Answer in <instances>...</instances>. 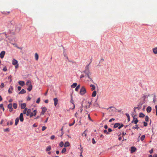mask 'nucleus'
<instances>
[{"instance_id":"a19ab883","label":"nucleus","mask_w":157,"mask_h":157,"mask_svg":"<svg viewBox=\"0 0 157 157\" xmlns=\"http://www.w3.org/2000/svg\"><path fill=\"white\" fill-rule=\"evenodd\" d=\"M5 86V85L4 83H2L0 86V87L1 88H3Z\"/></svg>"},{"instance_id":"423d86ee","label":"nucleus","mask_w":157,"mask_h":157,"mask_svg":"<svg viewBox=\"0 0 157 157\" xmlns=\"http://www.w3.org/2000/svg\"><path fill=\"white\" fill-rule=\"evenodd\" d=\"M6 52L5 51H2L0 53V57L1 59H2L4 56Z\"/></svg>"},{"instance_id":"c85d7f7f","label":"nucleus","mask_w":157,"mask_h":157,"mask_svg":"<svg viewBox=\"0 0 157 157\" xmlns=\"http://www.w3.org/2000/svg\"><path fill=\"white\" fill-rule=\"evenodd\" d=\"M1 34L2 35H4V36H3V35H2V36H1V37H2L4 39V36H5L6 38H7V35H6V33H1Z\"/></svg>"},{"instance_id":"864d4df0","label":"nucleus","mask_w":157,"mask_h":157,"mask_svg":"<svg viewBox=\"0 0 157 157\" xmlns=\"http://www.w3.org/2000/svg\"><path fill=\"white\" fill-rule=\"evenodd\" d=\"M103 132L104 133H106V134H109V133L108 132H107L106 130H104Z\"/></svg>"},{"instance_id":"f257e3e1","label":"nucleus","mask_w":157,"mask_h":157,"mask_svg":"<svg viewBox=\"0 0 157 157\" xmlns=\"http://www.w3.org/2000/svg\"><path fill=\"white\" fill-rule=\"evenodd\" d=\"M10 25V33L14 35L15 32H19L21 29V25L20 24H15V22L12 21L9 23Z\"/></svg>"},{"instance_id":"a18cd8bd","label":"nucleus","mask_w":157,"mask_h":157,"mask_svg":"<svg viewBox=\"0 0 157 157\" xmlns=\"http://www.w3.org/2000/svg\"><path fill=\"white\" fill-rule=\"evenodd\" d=\"M85 107L86 108V109L89 108L90 107V104L85 105Z\"/></svg>"},{"instance_id":"6e6d98bb","label":"nucleus","mask_w":157,"mask_h":157,"mask_svg":"<svg viewBox=\"0 0 157 157\" xmlns=\"http://www.w3.org/2000/svg\"><path fill=\"white\" fill-rule=\"evenodd\" d=\"M115 120V119L114 118H112L110 119L109 121V122H111L112 121H113Z\"/></svg>"},{"instance_id":"cd10ccee","label":"nucleus","mask_w":157,"mask_h":157,"mask_svg":"<svg viewBox=\"0 0 157 157\" xmlns=\"http://www.w3.org/2000/svg\"><path fill=\"white\" fill-rule=\"evenodd\" d=\"M26 85L28 86H30V85H32L31 84V82L30 81L28 80L26 82Z\"/></svg>"},{"instance_id":"7c9ffc66","label":"nucleus","mask_w":157,"mask_h":157,"mask_svg":"<svg viewBox=\"0 0 157 157\" xmlns=\"http://www.w3.org/2000/svg\"><path fill=\"white\" fill-rule=\"evenodd\" d=\"M29 87L28 88H27V90L29 91H30L32 89V85H30V86H28Z\"/></svg>"},{"instance_id":"3c124183","label":"nucleus","mask_w":157,"mask_h":157,"mask_svg":"<svg viewBox=\"0 0 157 157\" xmlns=\"http://www.w3.org/2000/svg\"><path fill=\"white\" fill-rule=\"evenodd\" d=\"M153 151V148H152L151 150L149 151V152L150 154L152 153Z\"/></svg>"},{"instance_id":"e2e57ef3","label":"nucleus","mask_w":157,"mask_h":157,"mask_svg":"<svg viewBox=\"0 0 157 157\" xmlns=\"http://www.w3.org/2000/svg\"><path fill=\"white\" fill-rule=\"evenodd\" d=\"M27 113V111L25 110H24L23 111V114H25Z\"/></svg>"},{"instance_id":"393cba45","label":"nucleus","mask_w":157,"mask_h":157,"mask_svg":"<svg viewBox=\"0 0 157 157\" xmlns=\"http://www.w3.org/2000/svg\"><path fill=\"white\" fill-rule=\"evenodd\" d=\"M97 94L96 92V91H94L92 94V96L93 97H95Z\"/></svg>"},{"instance_id":"1a4fd4ad","label":"nucleus","mask_w":157,"mask_h":157,"mask_svg":"<svg viewBox=\"0 0 157 157\" xmlns=\"http://www.w3.org/2000/svg\"><path fill=\"white\" fill-rule=\"evenodd\" d=\"M54 101V105L56 106L58 104V100L57 98H55L53 99Z\"/></svg>"},{"instance_id":"37998d69","label":"nucleus","mask_w":157,"mask_h":157,"mask_svg":"<svg viewBox=\"0 0 157 157\" xmlns=\"http://www.w3.org/2000/svg\"><path fill=\"white\" fill-rule=\"evenodd\" d=\"M149 120V117L147 116H146L145 117V120L146 121H148Z\"/></svg>"},{"instance_id":"a878e982","label":"nucleus","mask_w":157,"mask_h":157,"mask_svg":"<svg viewBox=\"0 0 157 157\" xmlns=\"http://www.w3.org/2000/svg\"><path fill=\"white\" fill-rule=\"evenodd\" d=\"M77 84L76 83H74L71 85V87L72 88H75L77 86Z\"/></svg>"},{"instance_id":"f3484780","label":"nucleus","mask_w":157,"mask_h":157,"mask_svg":"<svg viewBox=\"0 0 157 157\" xmlns=\"http://www.w3.org/2000/svg\"><path fill=\"white\" fill-rule=\"evenodd\" d=\"M70 146V144L68 141H67L65 142L64 146L65 147H69Z\"/></svg>"},{"instance_id":"aec40b11","label":"nucleus","mask_w":157,"mask_h":157,"mask_svg":"<svg viewBox=\"0 0 157 157\" xmlns=\"http://www.w3.org/2000/svg\"><path fill=\"white\" fill-rule=\"evenodd\" d=\"M35 58L36 60H38L39 58V56L37 53H35Z\"/></svg>"},{"instance_id":"58836bf2","label":"nucleus","mask_w":157,"mask_h":157,"mask_svg":"<svg viewBox=\"0 0 157 157\" xmlns=\"http://www.w3.org/2000/svg\"><path fill=\"white\" fill-rule=\"evenodd\" d=\"M139 128V127H138V126L137 124H136L135 127H133V128L137 129H138Z\"/></svg>"},{"instance_id":"5701e85b","label":"nucleus","mask_w":157,"mask_h":157,"mask_svg":"<svg viewBox=\"0 0 157 157\" xmlns=\"http://www.w3.org/2000/svg\"><path fill=\"white\" fill-rule=\"evenodd\" d=\"M120 124L119 123H115L114 125V128H117L118 127H119V126H120Z\"/></svg>"},{"instance_id":"49530a36","label":"nucleus","mask_w":157,"mask_h":157,"mask_svg":"<svg viewBox=\"0 0 157 157\" xmlns=\"http://www.w3.org/2000/svg\"><path fill=\"white\" fill-rule=\"evenodd\" d=\"M143 123H144V126L146 127L147 126V123H146V122H145V121H144L143 122Z\"/></svg>"},{"instance_id":"9d476101","label":"nucleus","mask_w":157,"mask_h":157,"mask_svg":"<svg viewBox=\"0 0 157 157\" xmlns=\"http://www.w3.org/2000/svg\"><path fill=\"white\" fill-rule=\"evenodd\" d=\"M136 150V148L134 147H131V152L133 153L135 152Z\"/></svg>"},{"instance_id":"2eb2a0df","label":"nucleus","mask_w":157,"mask_h":157,"mask_svg":"<svg viewBox=\"0 0 157 157\" xmlns=\"http://www.w3.org/2000/svg\"><path fill=\"white\" fill-rule=\"evenodd\" d=\"M21 109H24L26 107V104L25 103H22L21 104Z\"/></svg>"},{"instance_id":"20e7f679","label":"nucleus","mask_w":157,"mask_h":157,"mask_svg":"<svg viewBox=\"0 0 157 157\" xmlns=\"http://www.w3.org/2000/svg\"><path fill=\"white\" fill-rule=\"evenodd\" d=\"M41 109H42V111L41 112V114L42 115H44L45 113L47 111V109L45 107H43L41 108Z\"/></svg>"},{"instance_id":"774afa93","label":"nucleus","mask_w":157,"mask_h":157,"mask_svg":"<svg viewBox=\"0 0 157 157\" xmlns=\"http://www.w3.org/2000/svg\"><path fill=\"white\" fill-rule=\"evenodd\" d=\"M108 132H111L112 131V130L110 128H109L108 129Z\"/></svg>"},{"instance_id":"0e129e2a","label":"nucleus","mask_w":157,"mask_h":157,"mask_svg":"<svg viewBox=\"0 0 157 157\" xmlns=\"http://www.w3.org/2000/svg\"><path fill=\"white\" fill-rule=\"evenodd\" d=\"M88 117L89 119L90 120V121H92V119H91V117H90V114H89L88 115Z\"/></svg>"},{"instance_id":"ea45409f","label":"nucleus","mask_w":157,"mask_h":157,"mask_svg":"<svg viewBox=\"0 0 157 157\" xmlns=\"http://www.w3.org/2000/svg\"><path fill=\"white\" fill-rule=\"evenodd\" d=\"M138 122V120L137 119V118H136V119L135 120H134V123L136 124Z\"/></svg>"},{"instance_id":"4c0bfd02","label":"nucleus","mask_w":157,"mask_h":157,"mask_svg":"<svg viewBox=\"0 0 157 157\" xmlns=\"http://www.w3.org/2000/svg\"><path fill=\"white\" fill-rule=\"evenodd\" d=\"M70 102L74 105V107L73 109H74L75 108V105L74 103V100L72 99V98L70 101Z\"/></svg>"},{"instance_id":"dca6fc26","label":"nucleus","mask_w":157,"mask_h":157,"mask_svg":"<svg viewBox=\"0 0 157 157\" xmlns=\"http://www.w3.org/2000/svg\"><path fill=\"white\" fill-rule=\"evenodd\" d=\"M13 90V88L12 86H10V88L8 90V92L9 93H12V90Z\"/></svg>"},{"instance_id":"c9c22d12","label":"nucleus","mask_w":157,"mask_h":157,"mask_svg":"<svg viewBox=\"0 0 157 157\" xmlns=\"http://www.w3.org/2000/svg\"><path fill=\"white\" fill-rule=\"evenodd\" d=\"M66 151V149L65 147L63 148L61 152L63 154Z\"/></svg>"},{"instance_id":"603ef678","label":"nucleus","mask_w":157,"mask_h":157,"mask_svg":"<svg viewBox=\"0 0 157 157\" xmlns=\"http://www.w3.org/2000/svg\"><path fill=\"white\" fill-rule=\"evenodd\" d=\"M55 138V136L54 135H52L51 136L50 139L51 140H53Z\"/></svg>"},{"instance_id":"69168bd1","label":"nucleus","mask_w":157,"mask_h":157,"mask_svg":"<svg viewBox=\"0 0 157 157\" xmlns=\"http://www.w3.org/2000/svg\"><path fill=\"white\" fill-rule=\"evenodd\" d=\"M155 98H156L155 96H154V100H153V101L154 102V103H155Z\"/></svg>"},{"instance_id":"a211bd4d","label":"nucleus","mask_w":157,"mask_h":157,"mask_svg":"<svg viewBox=\"0 0 157 157\" xmlns=\"http://www.w3.org/2000/svg\"><path fill=\"white\" fill-rule=\"evenodd\" d=\"M87 130H85L83 133H82V135L83 136H86L87 135Z\"/></svg>"},{"instance_id":"412c9836","label":"nucleus","mask_w":157,"mask_h":157,"mask_svg":"<svg viewBox=\"0 0 157 157\" xmlns=\"http://www.w3.org/2000/svg\"><path fill=\"white\" fill-rule=\"evenodd\" d=\"M19 84L21 86H23L25 84V82L23 81H20L19 82Z\"/></svg>"},{"instance_id":"79ce46f5","label":"nucleus","mask_w":157,"mask_h":157,"mask_svg":"<svg viewBox=\"0 0 157 157\" xmlns=\"http://www.w3.org/2000/svg\"><path fill=\"white\" fill-rule=\"evenodd\" d=\"M46 128V127L45 126H43L42 127V131H44L45 130V129Z\"/></svg>"},{"instance_id":"bb28decb","label":"nucleus","mask_w":157,"mask_h":157,"mask_svg":"<svg viewBox=\"0 0 157 157\" xmlns=\"http://www.w3.org/2000/svg\"><path fill=\"white\" fill-rule=\"evenodd\" d=\"M90 86L91 87V90H94L95 89V87L94 85H91Z\"/></svg>"},{"instance_id":"2f4dec72","label":"nucleus","mask_w":157,"mask_h":157,"mask_svg":"<svg viewBox=\"0 0 157 157\" xmlns=\"http://www.w3.org/2000/svg\"><path fill=\"white\" fill-rule=\"evenodd\" d=\"M13 107L14 109H16L17 107V105L16 103H13Z\"/></svg>"},{"instance_id":"0eeeda50","label":"nucleus","mask_w":157,"mask_h":157,"mask_svg":"<svg viewBox=\"0 0 157 157\" xmlns=\"http://www.w3.org/2000/svg\"><path fill=\"white\" fill-rule=\"evenodd\" d=\"M19 119L21 121L23 122L24 121V118L23 117V113H20L19 116Z\"/></svg>"},{"instance_id":"052dcab7","label":"nucleus","mask_w":157,"mask_h":157,"mask_svg":"<svg viewBox=\"0 0 157 157\" xmlns=\"http://www.w3.org/2000/svg\"><path fill=\"white\" fill-rule=\"evenodd\" d=\"M21 86H18V87H17V89H18V90H21Z\"/></svg>"},{"instance_id":"6ab92c4d","label":"nucleus","mask_w":157,"mask_h":157,"mask_svg":"<svg viewBox=\"0 0 157 157\" xmlns=\"http://www.w3.org/2000/svg\"><path fill=\"white\" fill-rule=\"evenodd\" d=\"M80 153L81 154H80V156H81L82 157V153L83 152V148L82 147L81 145H80Z\"/></svg>"},{"instance_id":"473e14b6","label":"nucleus","mask_w":157,"mask_h":157,"mask_svg":"<svg viewBox=\"0 0 157 157\" xmlns=\"http://www.w3.org/2000/svg\"><path fill=\"white\" fill-rule=\"evenodd\" d=\"M8 108L9 109H11L12 108V104L11 103H10L8 105Z\"/></svg>"},{"instance_id":"6e6552de","label":"nucleus","mask_w":157,"mask_h":157,"mask_svg":"<svg viewBox=\"0 0 157 157\" xmlns=\"http://www.w3.org/2000/svg\"><path fill=\"white\" fill-rule=\"evenodd\" d=\"M17 63L18 61L17 60L14 59H13V60L12 61V63L13 65H15L17 64Z\"/></svg>"},{"instance_id":"7ed1b4c3","label":"nucleus","mask_w":157,"mask_h":157,"mask_svg":"<svg viewBox=\"0 0 157 157\" xmlns=\"http://www.w3.org/2000/svg\"><path fill=\"white\" fill-rule=\"evenodd\" d=\"M84 72L86 74L87 76L88 77V78H89L90 81H91L93 82V81L92 79L90 77V71H87V72Z\"/></svg>"},{"instance_id":"e433bc0d","label":"nucleus","mask_w":157,"mask_h":157,"mask_svg":"<svg viewBox=\"0 0 157 157\" xmlns=\"http://www.w3.org/2000/svg\"><path fill=\"white\" fill-rule=\"evenodd\" d=\"M80 87V85H78V86H77L75 88V90L76 91H78V89Z\"/></svg>"},{"instance_id":"f03ea898","label":"nucleus","mask_w":157,"mask_h":157,"mask_svg":"<svg viewBox=\"0 0 157 157\" xmlns=\"http://www.w3.org/2000/svg\"><path fill=\"white\" fill-rule=\"evenodd\" d=\"M86 89L84 86H82L80 91V94L81 95L84 94L86 93Z\"/></svg>"},{"instance_id":"c03bdc74","label":"nucleus","mask_w":157,"mask_h":157,"mask_svg":"<svg viewBox=\"0 0 157 157\" xmlns=\"http://www.w3.org/2000/svg\"><path fill=\"white\" fill-rule=\"evenodd\" d=\"M40 101V98H38L37 100L36 101V103H39Z\"/></svg>"},{"instance_id":"f704fd0d","label":"nucleus","mask_w":157,"mask_h":157,"mask_svg":"<svg viewBox=\"0 0 157 157\" xmlns=\"http://www.w3.org/2000/svg\"><path fill=\"white\" fill-rule=\"evenodd\" d=\"M63 143L62 141L59 144V146L61 147L63 146Z\"/></svg>"},{"instance_id":"39448f33","label":"nucleus","mask_w":157,"mask_h":157,"mask_svg":"<svg viewBox=\"0 0 157 157\" xmlns=\"http://www.w3.org/2000/svg\"><path fill=\"white\" fill-rule=\"evenodd\" d=\"M36 113V110H35L33 111V112H31L30 115V117H32L33 116H35Z\"/></svg>"},{"instance_id":"8fccbe9b","label":"nucleus","mask_w":157,"mask_h":157,"mask_svg":"<svg viewBox=\"0 0 157 157\" xmlns=\"http://www.w3.org/2000/svg\"><path fill=\"white\" fill-rule=\"evenodd\" d=\"M92 142L93 144H94L96 143V142L94 138L92 139Z\"/></svg>"},{"instance_id":"4be33fe9","label":"nucleus","mask_w":157,"mask_h":157,"mask_svg":"<svg viewBox=\"0 0 157 157\" xmlns=\"http://www.w3.org/2000/svg\"><path fill=\"white\" fill-rule=\"evenodd\" d=\"M51 149V147L50 146H49L47 147L46 149V151H50Z\"/></svg>"},{"instance_id":"b1692460","label":"nucleus","mask_w":157,"mask_h":157,"mask_svg":"<svg viewBox=\"0 0 157 157\" xmlns=\"http://www.w3.org/2000/svg\"><path fill=\"white\" fill-rule=\"evenodd\" d=\"M19 120L18 118H16L15 120V125H17L18 123V122H19Z\"/></svg>"},{"instance_id":"4468645a","label":"nucleus","mask_w":157,"mask_h":157,"mask_svg":"<svg viewBox=\"0 0 157 157\" xmlns=\"http://www.w3.org/2000/svg\"><path fill=\"white\" fill-rule=\"evenodd\" d=\"M26 93V91L24 89H22L21 91H20L19 93H18V94H25Z\"/></svg>"},{"instance_id":"4d7b16f0","label":"nucleus","mask_w":157,"mask_h":157,"mask_svg":"<svg viewBox=\"0 0 157 157\" xmlns=\"http://www.w3.org/2000/svg\"><path fill=\"white\" fill-rule=\"evenodd\" d=\"M3 70L4 71H7V68H6V67H5L3 69Z\"/></svg>"},{"instance_id":"680f3d73","label":"nucleus","mask_w":157,"mask_h":157,"mask_svg":"<svg viewBox=\"0 0 157 157\" xmlns=\"http://www.w3.org/2000/svg\"><path fill=\"white\" fill-rule=\"evenodd\" d=\"M126 134V133H124V132H122V135L123 136H124Z\"/></svg>"},{"instance_id":"338daca9","label":"nucleus","mask_w":157,"mask_h":157,"mask_svg":"<svg viewBox=\"0 0 157 157\" xmlns=\"http://www.w3.org/2000/svg\"><path fill=\"white\" fill-rule=\"evenodd\" d=\"M44 102L46 103H48V99L46 100Z\"/></svg>"},{"instance_id":"ddd939ff","label":"nucleus","mask_w":157,"mask_h":157,"mask_svg":"<svg viewBox=\"0 0 157 157\" xmlns=\"http://www.w3.org/2000/svg\"><path fill=\"white\" fill-rule=\"evenodd\" d=\"M146 110H147V113L150 112L151 110V107L150 106H148V107H147V109H146Z\"/></svg>"},{"instance_id":"5fc2aeb1","label":"nucleus","mask_w":157,"mask_h":157,"mask_svg":"<svg viewBox=\"0 0 157 157\" xmlns=\"http://www.w3.org/2000/svg\"><path fill=\"white\" fill-rule=\"evenodd\" d=\"M124 126V125L123 124H122L121 125H120L119 126L118 128L119 129H120L122 127H123Z\"/></svg>"},{"instance_id":"bf43d9fd","label":"nucleus","mask_w":157,"mask_h":157,"mask_svg":"<svg viewBox=\"0 0 157 157\" xmlns=\"http://www.w3.org/2000/svg\"><path fill=\"white\" fill-rule=\"evenodd\" d=\"M155 108L156 109V115H157V105L155 106Z\"/></svg>"},{"instance_id":"de8ad7c7","label":"nucleus","mask_w":157,"mask_h":157,"mask_svg":"<svg viewBox=\"0 0 157 157\" xmlns=\"http://www.w3.org/2000/svg\"><path fill=\"white\" fill-rule=\"evenodd\" d=\"M75 121L74 120V122L72 123L69 124V126H71L73 125L74 124H75Z\"/></svg>"},{"instance_id":"f8f14e48","label":"nucleus","mask_w":157,"mask_h":157,"mask_svg":"<svg viewBox=\"0 0 157 157\" xmlns=\"http://www.w3.org/2000/svg\"><path fill=\"white\" fill-rule=\"evenodd\" d=\"M89 64H88L86 66L85 70L84 71V72L89 71Z\"/></svg>"},{"instance_id":"09e8293b","label":"nucleus","mask_w":157,"mask_h":157,"mask_svg":"<svg viewBox=\"0 0 157 157\" xmlns=\"http://www.w3.org/2000/svg\"><path fill=\"white\" fill-rule=\"evenodd\" d=\"M31 109H28V110H27V112L28 113H31Z\"/></svg>"},{"instance_id":"9b49d317","label":"nucleus","mask_w":157,"mask_h":157,"mask_svg":"<svg viewBox=\"0 0 157 157\" xmlns=\"http://www.w3.org/2000/svg\"><path fill=\"white\" fill-rule=\"evenodd\" d=\"M152 51L153 53L155 54H157V47H156L152 49Z\"/></svg>"},{"instance_id":"72a5a7b5","label":"nucleus","mask_w":157,"mask_h":157,"mask_svg":"<svg viewBox=\"0 0 157 157\" xmlns=\"http://www.w3.org/2000/svg\"><path fill=\"white\" fill-rule=\"evenodd\" d=\"M145 137V135H142L140 138V140L141 141H143L144 140Z\"/></svg>"},{"instance_id":"c756f323","label":"nucleus","mask_w":157,"mask_h":157,"mask_svg":"<svg viewBox=\"0 0 157 157\" xmlns=\"http://www.w3.org/2000/svg\"><path fill=\"white\" fill-rule=\"evenodd\" d=\"M139 116L140 117H143L145 116V115L143 113H140L139 114Z\"/></svg>"},{"instance_id":"13d9d810","label":"nucleus","mask_w":157,"mask_h":157,"mask_svg":"<svg viewBox=\"0 0 157 157\" xmlns=\"http://www.w3.org/2000/svg\"><path fill=\"white\" fill-rule=\"evenodd\" d=\"M86 104H87L88 105L90 104V106L92 105L91 102H87L86 103Z\"/></svg>"}]
</instances>
